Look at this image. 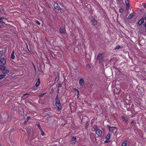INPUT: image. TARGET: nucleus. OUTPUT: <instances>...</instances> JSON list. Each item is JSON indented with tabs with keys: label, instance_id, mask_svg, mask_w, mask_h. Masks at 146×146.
Here are the masks:
<instances>
[{
	"label": "nucleus",
	"instance_id": "f257e3e1",
	"mask_svg": "<svg viewBox=\"0 0 146 146\" xmlns=\"http://www.w3.org/2000/svg\"><path fill=\"white\" fill-rule=\"evenodd\" d=\"M104 55L103 54H99L97 57V59L100 62H102L104 59Z\"/></svg>",
	"mask_w": 146,
	"mask_h": 146
},
{
	"label": "nucleus",
	"instance_id": "f03ea898",
	"mask_svg": "<svg viewBox=\"0 0 146 146\" xmlns=\"http://www.w3.org/2000/svg\"><path fill=\"white\" fill-rule=\"evenodd\" d=\"M55 105L58 110H60L61 109V105L60 103V101L59 100L56 99Z\"/></svg>",
	"mask_w": 146,
	"mask_h": 146
},
{
	"label": "nucleus",
	"instance_id": "7ed1b4c3",
	"mask_svg": "<svg viewBox=\"0 0 146 146\" xmlns=\"http://www.w3.org/2000/svg\"><path fill=\"white\" fill-rule=\"evenodd\" d=\"M109 129L110 131L114 133H116L117 130V128L115 127H110Z\"/></svg>",
	"mask_w": 146,
	"mask_h": 146
},
{
	"label": "nucleus",
	"instance_id": "20e7f679",
	"mask_svg": "<svg viewBox=\"0 0 146 146\" xmlns=\"http://www.w3.org/2000/svg\"><path fill=\"white\" fill-rule=\"evenodd\" d=\"M106 139L107 140L105 141V142H109L110 141H109L108 140L110 139V133H108V135H106Z\"/></svg>",
	"mask_w": 146,
	"mask_h": 146
},
{
	"label": "nucleus",
	"instance_id": "39448f33",
	"mask_svg": "<svg viewBox=\"0 0 146 146\" xmlns=\"http://www.w3.org/2000/svg\"><path fill=\"white\" fill-rule=\"evenodd\" d=\"M79 83L80 88H82L83 87V85L84 84V81L83 79L82 78L80 79L79 82Z\"/></svg>",
	"mask_w": 146,
	"mask_h": 146
},
{
	"label": "nucleus",
	"instance_id": "423d86ee",
	"mask_svg": "<svg viewBox=\"0 0 146 146\" xmlns=\"http://www.w3.org/2000/svg\"><path fill=\"white\" fill-rule=\"evenodd\" d=\"M96 133L99 136H100L101 135L102 131L101 130L98 129L96 131Z\"/></svg>",
	"mask_w": 146,
	"mask_h": 146
},
{
	"label": "nucleus",
	"instance_id": "0eeeda50",
	"mask_svg": "<svg viewBox=\"0 0 146 146\" xmlns=\"http://www.w3.org/2000/svg\"><path fill=\"white\" fill-rule=\"evenodd\" d=\"M144 19H146V17L140 19V20L138 22V24L139 25H141L144 22Z\"/></svg>",
	"mask_w": 146,
	"mask_h": 146
},
{
	"label": "nucleus",
	"instance_id": "6e6552de",
	"mask_svg": "<svg viewBox=\"0 0 146 146\" xmlns=\"http://www.w3.org/2000/svg\"><path fill=\"white\" fill-rule=\"evenodd\" d=\"M77 93V97L78 98L79 97V91L76 89H74V93Z\"/></svg>",
	"mask_w": 146,
	"mask_h": 146
},
{
	"label": "nucleus",
	"instance_id": "1a4fd4ad",
	"mask_svg": "<svg viewBox=\"0 0 146 146\" xmlns=\"http://www.w3.org/2000/svg\"><path fill=\"white\" fill-rule=\"evenodd\" d=\"M0 62L3 64H5L6 63L5 60L3 58H1Z\"/></svg>",
	"mask_w": 146,
	"mask_h": 146
},
{
	"label": "nucleus",
	"instance_id": "9d476101",
	"mask_svg": "<svg viewBox=\"0 0 146 146\" xmlns=\"http://www.w3.org/2000/svg\"><path fill=\"white\" fill-rule=\"evenodd\" d=\"M54 8L58 10L60 8V6L57 3H55L54 5Z\"/></svg>",
	"mask_w": 146,
	"mask_h": 146
},
{
	"label": "nucleus",
	"instance_id": "9b49d317",
	"mask_svg": "<svg viewBox=\"0 0 146 146\" xmlns=\"http://www.w3.org/2000/svg\"><path fill=\"white\" fill-rule=\"evenodd\" d=\"M135 13H131L128 16L127 18L129 19H130L132 18L134 15Z\"/></svg>",
	"mask_w": 146,
	"mask_h": 146
},
{
	"label": "nucleus",
	"instance_id": "f8f14e48",
	"mask_svg": "<svg viewBox=\"0 0 146 146\" xmlns=\"http://www.w3.org/2000/svg\"><path fill=\"white\" fill-rule=\"evenodd\" d=\"M91 22L92 24L94 25H97V22L96 21V20L94 19H93L92 20Z\"/></svg>",
	"mask_w": 146,
	"mask_h": 146
},
{
	"label": "nucleus",
	"instance_id": "ddd939ff",
	"mask_svg": "<svg viewBox=\"0 0 146 146\" xmlns=\"http://www.w3.org/2000/svg\"><path fill=\"white\" fill-rule=\"evenodd\" d=\"M6 21V19H5L2 18H1L0 19V23H4L5 24Z\"/></svg>",
	"mask_w": 146,
	"mask_h": 146
},
{
	"label": "nucleus",
	"instance_id": "4468645a",
	"mask_svg": "<svg viewBox=\"0 0 146 146\" xmlns=\"http://www.w3.org/2000/svg\"><path fill=\"white\" fill-rule=\"evenodd\" d=\"M19 113L21 115H23L24 114V111L23 109L19 110Z\"/></svg>",
	"mask_w": 146,
	"mask_h": 146
},
{
	"label": "nucleus",
	"instance_id": "2eb2a0df",
	"mask_svg": "<svg viewBox=\"0 0 146 146\" xmlns=\"http://www.w3.org/2000/svg\"><path fill=\"white\" fill-rule=\"evenodd\" d=\"M9 72V71L7 69L5 68L3 70L2 73L3 74H7Z\"/></svg>",
	"mask_w": 146,
	"mask_h": 146
},
{
	"label": "nucleus",
	"instance_id": "dca6fc26",
	"mask_svg": "<svg viewBox=\"0 0 146 146\" xmlns=\"http://www.w3.org/2000/svg\"><path fill=\"white\" fill-rule=\"evenodd\" d=\"M14 53V50H13L11 55V58L12 59H14L15 58Z\"/></svg>",
	"mask_w": 146,
	"mask_h": 146
},
{
	"label": "nucleus",
	"instance_id": "f3484780",
	"mask_svg": "<svg viewBox=\"0 0 146 146\" xmlns=\"http://www.w3.org/2000/svg\"><path fill=\"white\" fill-rule=\"evenodd\" d=\"M40 81L39 79V78H38V79L37 81L36 84V86H38L39 85H40Z\"/></svg>",
	"mask_w": 146,
	"mask_h": 146
},
{
	"label": "nucleus",
	"instance_id": "a211bd4d",
	"mask_svg": "<svg viewBox=\"0 0 146 146\" xmlns=\"http://www.w3.org/2000/svg\"><path fill=\"white\" fill-rule=\"evenodd\" d=\"M65 29L64 28H61L60 29V32L61 33H62L64 32Z\"/></svg>",
	"mask_w": 146,
	"mask_h": 146
},
{
	"label": "nucleus",
	"instance_id": "6ab92c4d",
	"mask_svg": "<svg viewBox=\"0 0 146 146\" xmlns=\"http://www.w3.org/2000/svg\"><path fill=\"white\" fill-rule=\"evenodd\" d=\"M127 143L126 141H124L122 143V146H127Z\"/></svg>",
	"mask_w": 146,
	"mask_h": 146
},
{
	"label": "nucleus",
	"instance_id": "aec40b11",
	"mask_svg": "<svg viewBox=\"0 0 146 146\" xmlns=\"http://www.w3.org/2000/svg\"><path fill=\"white\" fill-rule=\"evenodd\" d=\"M5 68V67L3 65H0V70H3Z\"/></svg>",
	"mask_w": 146,
	"mask_h": 146
},
{
	"label": "nucleus",
	"instance_id": "412c9836",
	"mask_svg": "<svg viewBox=\"0 0 146 146\" xmlns=\"http://www.w3.org/2000/svg\"><path fill=\"white\" fill-rule=\"evenodd\" d=\"M36 124L37 125V126L38 127V128H39L40 130H42V129H41V126H40V125L39 124V123L38 122H37V123H36Z\"/></svg>",
	"mask_w": 146,
	"mask_h": 146
},
{
	"label": "nucleus",
	"instance_id": "4be33fe9",
	"mask_svg": "<svg viewBox=\"0 0 146 146\" xmlns=\"http://www.w3.org/2000/svg\"><path fill=\"white\" fill-rule=\"evenodd\" d=\"M97 129H98L97 126L96 125H94L93 127V129L92 130L94 131L97 130Z\"/></svg>",
	"mask_w": 146,
	"mask_h": 146
},
{
	"label": "nucleus",
	"instance_id": "5701e85b",
	"mask_svg": "<svg viewBox=\"0 0 146 146\" xmlns=\"http://www.w3.org/2000/svg\"><path fill=\"white\" fill-rule=\"evenodd\" d=\"M5 76V74H0V80L3 78Z\"/></svg>",
	"mask_w": 146,
	"mask_h": 146
},
{
	"label": "nucleus",
	"instance_id": "b1692460",
	"mask_svg": "<svg viewBox=\"0 0 146 146\" xmlns=\"http://www.w3.org/2000/svg\"><path fill=\"white\" fill-rule=\"evenodd\" d=\"M120 48H121L120 46L119 45H118L116 46V47L115 48V50L119 49H120Z\"/></svg>",
	"mask_w": 146,
	"mask_h": 146
},
{
	"label": "nucleus",
	"instance_id": "393cba45",
	"mask_svg": "<svg viewBox=\"0 0 146 146\" xmlns=\"http://www.w3.org/2000/svg\"><path fill=\"white\" fill-rule=\"evenodd\" d=\"M123 118V121H125L126 123H128V120L127 119H126L124 117H123L122 118Z\"/></svg>",
	"mask_w": 146,
	"mask_h": 146
},
{
	"label": "nucleus",
	"instance_id": "a878e982",
	"mask_svg": "<svg viewBox=\"0 0 146 146\" xmlns=\"http://www.w3.org/2000/svg\"><path fill=\"white\" fill-rule=\"evenodd\" d=\"M119 11L120 13H122L123 12V9L122 8H120L119 9Z\"/></svg>",
	"mask_w": 146,
	"mask_h": 146
},
{
	"label": "nucleus",
	"instance_id": "bb28decb",
	"mask_svg": "<svg viewBox=\"0 0 146 146\" xmlns=\"http://www.w3.org/2000/svg\"><path fill=\"white\" fill-rule=\"evenodd\" d=\"M59 9L60 10V12L61 13H63L64 12V10L63 9H62L60 8Z\"/></svg>",
	"mask_w": 146,
	"mask_h": 146
},
{
	"label": "nucleus",
	"instance_id": "cd10ccee",
	"mask_svg": "<svg viewBox=\"0 0 146 146\" xmlns=\"http://www.w3.org/2000/svg\"><path fill=\"white\" fill-rule=\"evenodd\" d=\"M129 8V4H126V9H128Z\"/></svg>",
	"mask_w": 146,
	"mask_h": 146
},
{
	"label": "nucleus",
	"instance_id": "c85d7f7f",
	"mask_svg": "<svg viewBox=\"0 0 146 146\" xmlns=\"http://www.w3.org/2000/svg\"><path fill=\"white\" fill-rule=\"evenodd\" d=\"M58 77L57 76L56 77V79L55 80V81H54V82H57V81H58Z\"/></svg>",
	"mask_w": 146,
	"mask_h": 146
},
{
	"label": "nucleus",
	"instance_id": "c756f323",
	"mask_svg": "<svg viewBox=\"0 0 146 146\" xmlns=\"http://www.w3.org/2000/svg\"><path fill=\"white\" fill-rule=\"evenodd\" d=\"M125 3L126 4H129V1L128 0H125Z\"/></svg>",
	"mask_w": 146,
	"mask_h": 146
},
{
	"label": "nucleus",
	"instance_id": "7c9ffc66",
	"mask_svg": "<svg viewBox=\"0 0 146 146\" xmlns=\"http://www.w3.org/2000/svg\"><path fill=\"white\" fill-rule=\"evenodd\" d=\"M40 131L41 132V135H44V133L43 132V131L42 129V130H40Z\"/></svg>",
	"mask_w": 146,
	"mask_h": 146
},
{
	"label": "nucleus",
	"instance_id": "2f4dec72",
	"mask_svg": "<svg viewBox=\"0 0 146 146\" xmlns=\"http://www.w3.org/2000/svg\"><path fill=\"white\" fill-rule=\"evenodd\" d=\"M35 22H36V23L37 24H38V25H40V23H39V21H38L37 20H35Z\"/></svg>",
	"mask_w": 146,
	"mask_h": 146
},
{
	"label": "nucleus",
	"instance_id": "473e14b6",
	"mask_svg": "<svg viewBox=\"0 0 146 146\" xmlns=\"http://www.w3.org/2000/svg\"><path fill=\"white\" fill-rule=\"evenodd\" d=\"M76 138L75 137H74V143H75L76 141Z\"/></svg>",
	"mask_w": 146,
	"mask_h": 146
},
{
	"label": "nucleus",
	"instance_id": "72a5a7b5",
	"mask_svg": "<svg viewBox=\"0 0 146 146\" xmlns=\"http://www.w3.org/2000/svg\"><path fill=\"white\" fill-rule=\"evenodd\" d=\"M30 118V116H29V117H28L27 118V119L25 120V121H28V120Z\"/></svg>",
	"mask_w": 146,
	"mask_h": 146
},
{
	"label": "nucleus",
	"instance_id": "f704fd0d",
	"mask_svg": "<svg viewBox=\"0 0 146 146\" xmlns=\"http://www.w3.org/2000/svg\"><path fill=\"white\" fill-rule=\"evenodd\" d=\"M143 5L144 7L146 9V3H144L143 4Z\"/></svg>",
	"mask_w": 146,
	"mask_h": 146
},
{
	"label": "nucleus",
	"instance_id": "c9c22d12",
	"mask_svg": "<svg viewBox=\"0 0 146 146\" xmlns=\"http://www.w3.org/2000/svg\"><path fill=\"white\" fill-rule=\"evenodd\" d=\"M45 94V93L41 94L40 95V96H42L44 95Z\"/></svg>",
	"mask_w": 146,
	"mask_h": 146
},
{
	"label": "nucleus",
	"instance_id": "e433bc0d",
	"mask_svg": "<svg viewBox=\"0 0 146 146\" xmlns=\"http://www.w3.org/2000/svg\"><path fill=\"white\" fill-rule=\"evenodd\" d=\"M144 26H145V27H146V22H145V24L144 25Z\"/></svg>",
	"mask_w": 146,
	"mask_h": 146
},
{
	"label": "nucleus",
	"instance_id": "4c0bfd02",
	"mask_svg": "<svg viewBox=\"0 0 146 146\" xmlns=\"http://www.w3.org/2000/svg\"><path fill=\"white\" fill-rule=\"evenodd\" d=\"M1 27V26H0V28Z\"/></svg>",
	"mask_w": 146,
	"mask_h": 146
}]
</instances>
